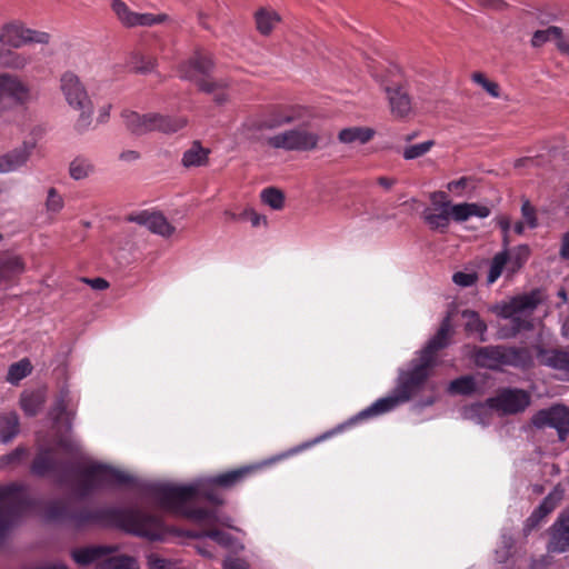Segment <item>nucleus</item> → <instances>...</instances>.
I'll use <instances>...</instances> for the list:
<instances>
[{"label":"nucleus","mask_w":569,"mask_h":569,"mask_svg":"<svg viewBox=\"0 0 569 569\" xmlns=\"http://www.w3.org/2000/svg\"><path fill=\"white\" fill-rule=\"evenodd\" d=\"M154 495L161 509L198 523H213L214 508L223 503L216 488L201 485H162L156 488Z\"/></svg>","instance_id":"nucleus-1"},{"label":"nucleus","mask_w":569,"mask_h":569,"mask_svg":"<svg viewBox=\"0 0 569 569\" xmlns=\"http://www.w3.org/2000/svg\"><path fill=\"white\" fill-rule=\"evenodd\" d=\"M432 368L433 366L421 361L420 358L412 361L411 368L400 375L398 383L391 395L376 400L369 407L352 417L349 423L353 425L358 421L376 418L408 402L423 389Z\"/></svg>","instance_id":"nucleus-2"},{"label":"nucleus","mask_w":569,"mask_h":569,"mask_svg":"<svg viewBox=\"0 0 569 569\" xmlns=\"http://www.w3.org/2000/svg\"><path fill=\"white\" fill-rule=\"evenodd\" d=\"M213 69L212 54L196 49L190 58L178 66L177 71L179 78L193 82L199 91L211 94L217 104H224L229 101L228 90L231 83L227 78L211 77Z\"/></svg>","instance_id":"nucleus-3"},{"label":"nucleus","mask_w":569,"mask_h":569,"mask_svg":"<svg viewBox=\"0 0 569 569\" xmlns=\"http://www.w3.org/2000/svg\"><path fill=\"white\" fill-rule=\"evenodd\" d=\"M471 359L479 368L501 371L505 367L529 369L533 358L528 348L511 346L475 347Z\"/></svg>","instance_id":"nucleus-4"},{"label":"nucleus","mask_w":569,"mask_h":569,"mask_svg":"<svg viewBox=\"0 0 569 569\" xmlns=\"http://www.w3.org/2000/svg\"><path fill=\"white\" fill-rule=\"evenodd\" d=\"M309 116L308 108L298 104H277L248 118L243 128L248 131L274 130Z\"/></svg>","instance_id":"nucleus-5"},{"label":"nucleus","mask_w":569,"mask_h":569,"mask_svg":"<svg viewBox=\"0 0 569 569\" xmlns=\"http://www.w3.org/2000/svg\"><path fill=\"white\" fill-rule=\"evenodd\" d=\"M30 507L27 487L21 483L0 486V533H6Z\"/></svg>","instance_id":"nucleus-6"},{"label":"nucleus","mask_w":569,"mask_h":569,"mask_svg":"<svg viewBox=\"0 0 569 569\" xmlns=\"http://www.w3.org/2000/svg\"><path fill=\"white\" fill-rule=\"evenodd\" d=\"M60 89L70 107L80 111L74 124L78 132L88 130L92 122V102L79 77L72 72H64L60 79Z\"/></svg>","instance_id":"nucleus-7"},{"label":"nucleus","mask_w":569,"mask_h":569,"mask_svg":"<svg viewBox=\"0 0 569 569\" xmlns=\"http://www.w3.org/2000/svg\"><path fill=\"white\" fill-rule=\"evenodd\" d=\"M543 301V295L540 289H533L528 293L512 297L508 302H502L493 308L496 315L503 319H512L513 328L511 332H505L502 329L499 337L508 339L515 337L519 332L522 321L519 315H531L537 307Z\"/></svg>","instance_id":"nucleus-8"},{"label":"nucleus","mask_w":569,"mask_h":569,"mask_svg":"<svg viewBox=\"0 0 569 569\" xmlns=\"http://www.w3.org/2000/svg\"><path fill=\"white\" fill-rule=\"evenodd\" d=\"M332 433L333 432L323 433L322 436H319L311 441L303 442L295 448H291L288 451L283 452L274 458H271L270 460L259 462V463L249 465V466H243L238 469L230 470L224 473L218 475L217 477H214L211 480V483L214 486L226 488V489L232 488V487L240 485V483L244 482L246 480L252 478L259 471H261L266 466H268L272 462L279 461L281 459L288 458L292 455L299 453V452L310 448L311 446L320 442L321 440L327 439Z\"/></svg>","instance_id":"nucleus-9"},{"label":"nucleus","mask_w":569,"mask_h":569,"mask_svg":"<svg viewBox=\"0 0 569 569\" xmlns=\"http://www.w3.org/2000/svg\"><path fill=\"white\" fill-rule=\"evenodd\" d=\"M78 475L80 477L78 491L81 496H87L104 486L131 482L130 476L102 463L83 466L79 469Z\"/></svg>","instance_id":"nucleus-10"},{"label":"nucleus","mask_w":569,"mask_h":569,"mask_svg":"<svg viewBox=\"0 0 569 569\" xmlns=\"http://www.w3.org/2000/svg\"><path fill=\"white\" fill-rule=\"evenodd\" d=\"M320 136L307 128L284 130L267 139L269 147L286 151L308 152L318 149Z\"/></svg>","instance_id":"nucleus-11"},{"label":"nucleus","mask_w":569,"mask_h":569,"mask_svg":"<svg viewBox=\"0 0 569 569\" xmlns=\"http://www.w3.org/2000/svg\"><path fill=\"white\" fill-rule=\"evenodd\" d=\"M121 527L126 533H191L176 528H164L162 521L153 515L138 509L120 512Z\"/></svg>","instance_id":"nucleus-12"},{"label":"nucleus","mask_w":569,"mask_h":569,"mask_svg":"<svg viewBox=\"0 0 569 569\" xmlns=\"http://www.w3.org/2000/svg\"><path fill=\"white\" fill-rule=\"evenodd\" d=\"M529 257L530 248L527 244L517 246L511 251L508 250V247H505L491 259L487 283L496 282L505 269L510 276L517 273L526 264Z\"/></svg>","instance_id":"nucleus-13"},{"label":"nucleus","mask_w":569,"mask_h":569,"mask_svg":"<svg viewBox=\"0 0 569 569\" xmlns=\"http://www.w3.org/2000/svg\"><path fill=\"white\" fill-rule=\"evenodd\" d=\"M531 402L529 392L518 388L502 389L496 397L487 400L491 409L502 415H516L525 411Z\"/></svg>","instance_id":"nucleus-14"},{"label":"nucleus","mask_w":569,"mask_h":569,"mask_svg":"<svg viewBox=\"0 0 569 569\" xmlns=\"http://www.w3.org/2000/svg\"><path fill=\"white\" fill-rule=\"evenodd\" d=\"M531 423L542 429L545 427L555 428L560 441H566L569 435V410L563 405H555L548 409H541L531 418Z\"/></svg>","instance_id":"nucleus-15"},{"label":"nucleus","mask_w":569,"mask_h":569,"mask_svg":"<svg viewBox=\"0 0 569 569\" xmlns=\"http://www.w3.org/2000/svg\"><path fill=\"white\" fill-rule=\"evenodd\" d=\"M49 40V33L26 28L19 22L3 26L0 32V42L12 48H20L28 43H48Z\"/></svg>","instance_id":"nucleus-16"},{"label":"nucleus","mask_w":569,"mask_h":569,"mask_svg":"<svg viewBox=\"0 0 569 569\" xmlns=\"http://www.w3.org/2000/svg\"><path fill=\"white\" fill-rule=\"evenodd\" d=\"M111 8L119 21L127 28L151 27L163 23L169 18L166 13L153 14L134 12L122 0H113Z\"/></svg>","instance_id":"nucleus-17"},{"label":"nucleus","mask_w":569,"mask_h":569,"mask_svg":"<svg viewBox=\"0 0 569 569\" xmlns=\"http://www.w3.org/2000/svg\"><path fill=\"white\" fill-rule=\"evenodd\" d=\"M453 330L450 317H446L437 332L429 339L427 345L420 350L419 358L421 361L436 366V358L439 350L445 349L451 342Z\"/></svg>","instance_id":"nucleus-18"},{"label":"nucleus","mask_w":569,"mask_h":569,"mask_svg":"<svg viewBox=\"0 0 569 569\" xmlns=\"http://www.w3.org/2000/svg\"><path fill=\"white\" fill-rule=\"evenodd\" d=\"M30 99L29 87L17 76L0 74V107L6 102L18 104Z\"/></svg>","instance_id":"nucleus-19"},{"label":"nucleus","mask_w":569,"mask_h":569,"mask_svg":"<svg viewBox=\"0 0 569 569\" xmlns=\"http://www.w3.org/2000/svg\"><path fill=\"white\" fill-rule=\"evenodd\" d=\"M563 497V489L560 485L556 486L531 512L525 523V531L536 530L545 518L551 513Z\"/></svg>","instance_id":"nucleus-20"},{"label":"nucleus","mask_w":569,"mask_h":569,"mask_svg":"<svg viewBox=\"0 0 569 569\" xmlns=\"http://www.w3.org/2000/svg\"><path fill=\"white\" fill-rule=\"evenodd\" d=\"M129 220L144 226L151 232L162 237H170L174 232V227L171 226L167 218L161 213L142 211L131 216Z\"/></svg>","instance_id":"nucleus-21"},{"label":"nucleus","mask_w":569,"mask_h":569,"mask_svg":"<svg viewBox=\"0 0 569 569\" xmlns=\"http://www.w3.org/2000/svg\"><path fill=\"white\" fill-rule=\"evenodd\" d=\"M36 143L24 141L21 147L0 157V173H8L22 167L31 156Z\"/></svg>","instance_id":"nucleus-22"},{"label":"nucleus","mask_w":569,"mask_h":569,"mask_svg":"<svg viewBox=\"0 0 569 569\" xmlns=\"http://www.w3.org/2000/svg\"><path fill=\"white\" fill-rule=\"evenodd\" d=\"M540 361L560 373L561 380L569 381V348L566 350H541Z\"/></svg>","instance_id":"nucleus-23"},{"label":"nucleus","mask_w":569,"mask_h":569,"mask_svg":"<svg viewBox=\"0 0 569 569\" xmlns=\"http://www.w3.org/2000/svg\"><path fill=\"white\" fill-rule=\"evenodd\" d=\"M391 112L395 117L405 118L411 112V100L400 82L396 87H386Z\"/></svg>","instance_id":"nucleus-24"},{"label":"nucleus","mask_w":569,"mask_h":569,"mask_svg":"<svg viewBox=\"0 0 569 569\" xmlns=\"http://www.w3.org/2000/svg\"><path fill=\"white\" fill-rule=\"evenodd\" d=\"M450 201H445L436 208H427L422 212V218L427 226L441 233L446 232L450 223Z\"/></svg>","instance_id":"nucleus-25"},{"label":"nucleus","mask_w":569,"mask_h":569,"mask_svg":"<svg viewBox=\"0 0 569 569\" xmlns=\"http://www.w3.org/2000/svg\"><path fill=\"white\" fill-rule=\"evenodd\" d=\"M111 551V548L104 546H87L74 548L71 551V557L79 566H87L93 562L98 565L106 559Z\"/></svg>","instance_id":"nucleus-26"},{"label":"nucleus","mask_w":569,"mask_h":569,"mask_svg":"<svg viewBox=\"0 0 569 569\" xmlns=\"http://www.w3.org/2000/svg\"><path fill=\"white\" fill-rule=\"evenodd\" d=\"M26 270L24 261L20 256L0 258V286L10 282Z\"/></svg>","instance_id":"nucleus-27"},{"label":"nucleus","mask_w":569,"mask_h":569,"mask_svg":"<svg viewBox=\"0 0 569 569\" xmlns=\"http://www.w3.org/2000/svg\"><path fill=\"white\" fill-rule=\"evenodd\" d=\"M122 118L127 129L133 134L152 131V113L139 114L136 111H123Z\"/></svg>","instance_id":"nucleus-28"},{"label":"nucleus","mask_w":569,"mask_h":569,"mask_svg":"<svg viewBox=\"0 0 569 569\" xmlns=\"http://www.w3.org/2000/svg\"><path fill=\"white\" fill-rule=\"evenodd\" d=\"M187 123V118L182 116H163L152 113V131L174 133L183 129Z\"/></svg>","instance_id":"nucleus-29"},{"label":"nucleus","mask_w":569,"mask_h":569,"mask_svg":"<svg viewBox=\"0 0 569 569\" xmlns=\"http://www.w3.org/2000/svg\"><path fill=\"white\" fill-rule=\"evenodd\" d=\"M47 401V391L40 388L33 391H26L21 395L20 406L27 416H36Z\"/></svg>","instance_id":"nucleus-30"},{"label":"nucleus","mask_w":569,"mask_h":569,"mask_svg":"<svg viewBox=\"0 0 569 569\" xmlns=\"http://www.w3.org/2000/svg\"><path fill=\"white\" fill-rule=\"evenodd\" d=\"M209 154L210 149L202 147L200 141H193L191 147L183 152L181 162L186 168L206 166Z\"/></svg>","instance_id":"nucleus-31"},{"label":"nucleus","mask_w":569,"mask_h":569,"mask_svg":"<svg viewBox=\"0 0 569 569\" xmlns=\"http://www.w3.org/2000/svg\"><path fill=\"white\" fill-rule=\"evenodd\" d=\"M20 431L17 412L8 411L0 415V440L3 443L12 441Z\"/></svg>","instance_id":"nucleus-32"},{"label":"nucleus","mask_w":569,"mask_h":569,"mask_svg":"<svg viewBox=\"0 0 569 569\" xmlns=\"http://www.w3.org/2000/svg\"><path fill=\"white\" fill-rule=\"evenodd\" d=\"M60 463L51 450L41 451L32 462L31 472L36 476H47L59 469Z\"/></svg>","instance_id":"nucleus-33"},{"label":"nucleus","mask_w":569,"mask_h":569,"mask_svg":"<svg viewBox=\"0 0 569 569\" xmlns=\"http://www.w3.org/2000/svg\"><path fill=\"white\" fill-rule=\"evenodd\" d=\"M375 136V130L367 127H349L342 129L338 134V140L341 143L359 142L361 144L370 141Z\"/></svg>","instance_id":"nucleus-34"},{"label":"nucleus","mask_w":569,"mask_h":569,"mask_svg":"<svg viewBox=\"0 0 569 569\" xmlns=\"http://www.w3.org/2000/svg\"><path fill=\"white\" fill-rule=\"evenodd\" d=\"M254 18L257 29L263 36L270 34L273 28L280 22V16L271 9L262 8L258 10Z\"/></svg>","instance_id":"nucleus-35"},{"label":"nucleus","mask_w":569,"mask_h":569,"mask_svg":"<svg viewBox=\"0 0 569 569\" xmlns=\"http://www.w3.org/2000/svg\"><path fill=\"white\" fill-rule=\"evenodd\" d=\"M466 319L465 329L468 333H477L481 342L487 341V325L475 310H463L461 313Z\"/></svg>","instance_id":"nucleus-36"},{"label":"nucleus","mask_w":569,"mask_h":569,"mask_svg":"<svg viewBox=\"0 0 569 569\" xmlns=\"http://www.w3.org/2000/svg\"><path fill=\"white\" fill-rule=\"evenodd\" d=\"M97 569H140L137 560L129 556L116 555L108 556L100 561Z\"/></svg>","instance_id":"nucleus-37"},{"label":"nucleus","mask_w":569,"mask_h":569,"mask_svg":"<svg viewBox=\"0 0 569 569\" xmlns=\"http://www.w3.org/2000/svg\"><path fill=\"white\" fill-rule=\"evenodd\" d=\"M68 396L69 391L67 389H62L58 399L56 400L54 406L50 410V416L54 420V422H59L62 420L63 416H66V421L68 428H71V420L74 416L73 412H69L68 408Z\"/></svg>","instance_id":"nucleus-38"},{"label":"nucleus","mask_w":569,"mask_h":569,"mask_svg":"<svg viewBox=\"0 0 569 569\" xmlns=\"http://www.w3.org/2000/svg\"><path fill=\"white\" fill-rule=\"evenodd\" d=\"M94 166L90 159L79 156L69 164V174L73 180H83L92 174Z\"/></svg>","instance_id":"nucleus-39"},{"label":"nucleus","mask_w":569,"mask_h":569,"mask_svg":"<svg viewBox=\"0 0 569 569\" xmlns=\"http://www.w3.org/2000/svg\"><path fill=\"white\" fill-rule=\"evenodd\" d=\"M32 371V365L28 358H23L18 362L12 363L7 373V381L17 385L23 378L29 376Z\"/></svg>","instance_id":"nucleus-40"},{"label":"nucleus","mask_w":569,"mask_h":569,"mask_svg":"<svg viewBox=\"0 0 569 569\" xmlns=\"http://www.w3.org/2000/svg\"><path fill=\"white\" fill-rule=\"evenodd\" d=\"M448 391L452 395H472L476 391V380L472 376L459 377L449 383Z\"/></svg>","instance_id":"nucleus-41"},{"label":"nucleus","mask_w":569,"mask_h":569,"mask_svg":"<svg viewBox=\"0 0 569 569\" xmlns=\"http://www.w3.org/2000/svg\"><path fill=\"white\" fill-rule=\"evenodd\" d=\"M562 37V29L556 26H551L545 30H537L531 38V46L539 48L551 39L557 41Z\"/></svg>","instance_id":"nucleus-42"},{"label":"nucleus","mask_w":569,"mask_h":569,"mask_svg":"<svg viewBox=\"0 0 569 569\" xmlns=\"http://www.w3.org/2000/svg\"><path fill=\"white\" fill-rule=\"evenodd\" d=\"M261 200L273 210H280L284 206V194L273 187L266 188L261 191Z\"/></svg>","instance_id":"nucleus-43"},{"label":"nucleus","mask_w":569,"mask_h":569,"mask_svg":"<svg viewBox=\"0 0 569 569\" xmlns=\"http://www.w3.org/2000/svg\"><path fill=\"white\" fill-rule=\"evenodd\" d=\"M435 146L433 140H427L417 144L407 146L402 151V157L406 160H415L427 154Z\"/></svg>","instance_id":"nucleus-44"},{"label":"nucleus","mask_w":569,"mask_h":569,"mask_svg":"<svg viewBox=\"0 0 569 569\" xmlns=\"http://www.w3.org/2000/svg\"><path fill=\"white\" fill-rule=\"evenodd\" d=\"M471 79L473 82L481 86L483 88V90H486L488 92V94L491 96L492 98L500 97L499 84L495 81L489 80L483 73L475 72L471 76Z\"/></svg>","instance_id":"nucleus-45"},{"label":"nucleus","mask_w":569,"mask_h":569,"mask_svg":"<svg viewBox=\"0 0 569 569\" xmlns=\"http://www.w3.org/2000/svg\"><path fill=\"white\" fill-rule=\"evenodd\" d=\"M156 67V60L151 57H144V56H134L132 58L130 68L134 72L139 73H147L154 69Z\"/></svg>","instance_id":"nucleus-46"},{"label":"nucleus","mask_w":569,"mask_h":569,"mask_svg":"<svg viewBox=\"0 0 569 569\" xmlns=\"http://www.w3.org/2000/svg\"><path fill=\"white\" fill-rule=\"evenodd\" d=\"M470 202L451 204L449 207L450 216L456 222H465L471 218Z\"/></svg>","instance_id":"nucleus-47"},{"label":"nucleus","mask_w":569,"mask_h":569,"mask_svg":"<svg viewBox=\"0 0 569 569\" xmlns=\"http://www.w3.org/2000/svg\"><path fill=\"white\" fill-rule=\"evenodd\" d=\"M148 568L149 569H184L178 566L177 562L160 557L157 553H150L148 556Z\"/></svg>","instance_id":"nucleus-48"},{"label":"nucleus","mask_w":569,"mask_h":569,"mask_svg":"<svg viewBox=\"0 0 569 569\" xmlns=\"http://www.w3.org/2000/svg\"><path fill=\"white\" fill-rule=\"evenodd\" d=\"M27 455V450L22 447H18L10 453L0 457V468H7L12 465L19 463Z\"/></svg>","instance_id":"nucleus-49"},{"label":"nucleus","mask_w":569,"mask_h":569,"mask_svg":"<svg viewBox=\"0 0 569 569\" xmlns=\"http://www.w3.org/2000/svg\"><path fill=\"white\" fill-rule=\"evenodd\" d=\"M219 546L237 552L243 548V545L238 540L237 536H209Z\"/></svg>","instance_id":"nucleus-50"},{"label":"nucleus","mask_w":569,"mask_h":569,"mask_svg":"<svg viewBox=\"0 0 569 569\" xmlns=\"http://www.w3.org/2000/svg\"><path fill=\"white\" fill-rule=\"evenodd\" d=\"M472 179L469 177H461L447 183L448 191L457 197L465 196L466 190L470 187Z\"/></svg>","instance_id":"nucleus-51"},{"label":"nucleus","mask_w":569,"mask_h":569,"mask_svg":"<svg viewBox=\"0 0 569 569\" xmlns=\"http://www.w3.org/2000/svg\"><path fill=\"white\" fill-rule=\"evenodd\" d=\"M521 213L529 228L535 229L538 226L536 209L528 199L522 201Z\"/></svg>","instance_id":"nucleus-52"},{"label":"nucleus","mask_w":569,"mask_h":569,"mask_svg":"<svg viewBox=\"0 0 569 569\" xmlns=\"http://www.w3.org/2000/svg\"><path fill=\"white\" fill-rule=\"evenodd\" d=\"M549 552H566L569 550V536H551L548 542Z\"/></svg>","instance_id":"nucleus-53"},{"label":"nucleus","mask_w":569,"mask_h":569,"mask_svg":"<svg viewBox=\"0 0 569 569\" xmlns=\"http://www.w3.org/2000/svg\"><path fill=\"white\" fill-rule=\"evenodd\" d=\"M478 280V274L476 272H462L458 271L453 273L452 281L459 287H471Z\"/></svg>","instance_id":"nucleus-54"},{"label":"nucleus","mask_w":569,"mask_h":569,"mask_svg":"<svg viewBox=\"0 0 569 569\" xmlns=\"http://www.w3.org/2000/svg\"><path fill=\"white\" fill-rule=\"evenodd\" d=\"M46 206L52 212H59L63 208V199L54 188L49 189Z\"/></svg>","instance_id":"nucleus-55"},{"label":"nucleus","mask_w":569,"mask_h":569,"mask_svg":"<svg viewBox=\"0 0 569 569\" xmlns=\"http://www.w3.org/2000/svg\"><path fill=\"white\" fill-rule=\"evenodd\" d=\"M555 533H569V509L563 510L552 525Z\"/></svg>","instance_id":"nucleus-56"},{"label":"nucleus","mask_w":569,"mask_h":569,"mask_svg":"<svg viewBox=\"0 0 569 569\" xmlns=\"http://www.w3.org/2000/svg\"><path fill=\"white\" fill-rule=\"evenodd\" d=\"M244 214H248V220L254 228L267 224V218L251 208L244 209Z\"/></svg>","instance_id":"nucleus-57"},{"label":"nucleus","mask_w":569,"mask_h":569,"mask_svg":"<svg viewBox=\"0 0 569 569\" xmlns=\"http://www.w3.org/2000/svg\"><path fill=\"white\" fill-rule=\"evenodd\" d=\"M497 223L503 233V246L508 247V244H509L508 233H509V230L511 227V220L508 216H500L497 218Z\"/></svg>","instance_id":"nucleus-58"},{"label":"nucleus","mask_w":569,"mask_h":569,"mask_svg":"<svg viewBox=\"0 0 569 569\" xmlns=\"http://www.w3.org/2000/svg\"><path fill=\"white\" fill-rule=\"evenodd\" d=\"M470 208L471 217L487 218L491 212L489 207L476 202H471Z\"/></svg>","instance_id":"nucleus-59"},{"label":"nucleus","mask_w":569,"mask_h":569,"mask_svg":"<svg viewBox=\"0 0 569 569\" xmlns=\"http://www.w3.org/2000/svg\"><path fill=\"white\" fill-rule=\"evenodd\" d=\"M82 281L94 290H106L109 288V282L104 278H82Z\"/></svg>","instance_id":"nucleus-60"},{"label":"nucleus","mask_w":569,"mask_h":569,"mask_svg":"<svg viewBox=\"0 0 569 569\" xmlns=\"http://www.w3.org/2000/svg\"><path fill=\"white\" fill-rule=\"evenodd\" d=\"M478 3L483 8L496 11H501L507 7V3L503 0H478Z\"/></svg>","instance_id":"nucleus-61"},{"label":"nucleus","mask_w":569,"mask_h":569,"mask_svg":"<svg viewBox=\"0 0 569 569\" xmlns=\"http://www.w3.org/2000/svg\"><path fill=\"white\" fill-rule=\"evenodd\" d=\"M224 569H248V565L238 558L228 557L223 562Z\"/></svg>","instance_id":"nucleus-62"},{"label":"nucleus","mask_w":569,"mask_h":569,"mask_svg":"<svg viewBox=\"0 0 569 569\" xmlns=\"http://www.w3.org/2000/svg\"><path fill=\"white\" fill-rule=\"evenodd\" d=\"M560 257L562 259H569V232L565 233L560 247Z\"/></svg>","instance_id":"nucleus-63"},{"label":"nucleus","mask_w":569,"mask_h":569,"mask_svg":"<svg viewBox=\"0 0 569 569\" xmlns=\"http://www.w3.org/2000/svg\"><path fill=\"white\" fill-rule=\"evenodd\" d=\"M430 200H431L432 204L440 206L445 201H448L447 193L445 191H435L430 194Z\"/></svg>","instance_id":"nucleus-64"}]
</instances>
